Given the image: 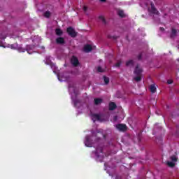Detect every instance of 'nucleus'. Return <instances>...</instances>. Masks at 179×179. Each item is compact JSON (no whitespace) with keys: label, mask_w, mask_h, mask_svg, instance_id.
Listing matches in <instances>:
<instances>
[{"label":"nucleus","mask_w":179,"mask_h":179,"mask_svg":"<svg viewBox=\"0 0 179 179\" xmlns=\"http://www.w3.org/2000/svg\"><path fill=\"white\" fill-rule=\"evenodd\" d=\"M150 6L151 8L148 9L150 13H152V15H160V13L159 12V10H157V8H156L153 2L150 3Z\"/></svg>","instance_id":"f257e3e1"},{"label":"nucleus","mask_w":179,"mask_h":179,"mask_svg":"<svg viewBox=\"0 0 179 179\" xmlns=\"http://www.w3.org/2000/svg\"><path fill=\"white\" fill-rule=\"evenodd\" d=\"M66 31L69 36L73 37V38H74L75 37H76V36H78V32L75 31V29H73L72 27H68Z\"/></svg>","instance_id":"f03ea898"},{"label":"nucleus","mask_w":179,"mask_h":179,"mask_svg":"<svg viewBox=\"0 0 179 179\" xmlns=\"http://www.w3.org/2000/svg\"><path fill=\"white\" fill-rule=\"evenodd\" d=\"M115 128L117 129V130L120 131V132H125V131L128 129L127 124L121 123L116 124Z\"/></svg>","instance_id":"7ed1b4c3"},{"label":"nucleus","mask_w":179,"mask_h":179,"mask_svg":"<svg viewBox=\"0 0 179 179\" xmlns=\"http://www.w3.org/2000/svg\"><path fill=\"white\" fill-rule=\"evenodd\" d=\"M85 145L88 148H92V145H93V141L92 140V137L90 136H86Z\"/></svg>","instance_id":"20e7f679"},{"label":"nucleus","mask_w":179,"mask_h":179,"mask_svg":"<svg viewBox=\"0 0 179 179\" xmlns=\"http://www.w3.org/2000/svg\"><path fill=\"white\" fill-rule=\"evenodd\" d=\"M71 62L73 65V66H79V59H78V57L76 56H73L71 57Z\"/></svg>","instance_id":"39448f33"},{"label":"nucleus","mask_w":179,"mask_h":179,"mask_svg":"<svg viewBox=\"0 0 179 179\" xmlns=\"http://www.w3.org/2000/svg\"><path fill=\"white\" fill-rule=\"evenodd\" d=\"M142 72H143V70L139 68V64H137L134 70V74L137 76H142Z\"/></svg>","instance_id":"423d86ee"},{"label":"nucleus","mask_w":179,"mask_h":179,"mask_svg":"<svg viewBox=\"0 0 179 179\" xmlns=\"http://www.w3.org/2000/svg\"><path fill=\"white\" fill-rule=\"evenodd\" d=\"M56 43L60 45L65 44V38L62 37H58L56 38Z\"/></svg>","instance_id":"0eeeda50"},{"label":"nucleus","mask_w":179,"mask_h":179,"mask_svg":"<svg viewBox=\"0 0 179 179\" xmlns=\"http://www.w3.org/2000/svg\"><path fill=\"white\" fill-rule=\"evenodd\" d=\"M101 103H103V99L101 98H95L94 99V103L95 106H99Z\"/></svg>","instance_id":"6e6552de"},{"label":"nucleus","mask_w":179,"mask_h":179,"mask_svg":"<svg viewBox=\"0 0 179 179\" xmlns=\"http://www.w3.org/2000/svg\"><path fill=\"white\" fill-rule=\"evenodd\" d=\"M93 50V48L92 47V45H86L84 46V51L85 52H90Z\"/></svg>","instance_id":"1a4fd4ad"},{"label":"nucleus","mask_w":179,"mask_h":179,"mask_svg":"<svg viewBox=\"0 0 179 179\" xmlns=\"http://www.w3.org/2000/svg\"><path fill=\"white\" fill-rule=\"evenodd\" d=\"M116 108H117V104H115V103L110 102L109 103V110L110 111H113V110H115Z\"/></svg>","instance_id":"9d476101"},{"label":"nucleus","mask_w":179,"mask_h":179,"mask_svg":"<svg viewBox=\"0 0 179 179\" xmlns=\"http://www.w3.org/2000/svg\"><path fill=\"white\" fill-rule=\"evenodd\" d=\"M177 36V29L172 28L171 33V38H174Z\"/></svg>","instance_id":"9b49d317"},{"label":"nucleus","mask_w":179,"mask_h":179,"mask_svg":"<svg viewBox=\"0 0 179 179\" xmlns=\"http://www.w3.org/2000/svg\"><path fill=\"white\" fill-rule=\"evenodd\" d=\"M55 34L56 36H61L62 34H64V31H62L61 29L57 28L55 29Z\"/></svg>","instance_id":"f8f14e48"},{"label":"nucleus","mask_w":179,"mask_h":179,"mask_svg":"<svg viewBox=\"0 0 179 179\" xmlns=\"http://www.w3.org/2000/svg\"><path fill=\"white\" fill-rule=\"evenodd\" d=\"M134 65H135V62L132 59L126 62V66H134Z\"/></svg>","instance_id":"ddd939ff"},{"label":"nucleus","mask_w":179,"mask_h":179,"mask_svg":"<svg viewBox=\"0 0 179 179\" xmlns=\"http://www.w3.org/2000/svg\"><path fill=\"white\" fill-rule=\"evenodd\" d=\"M10 48L12 49V50H19V51H20V50H22V48H18V45H17V43H14V44H12L11 45H10Z\"/></svg>","instance_id":"4468645a"},{"label":"nucleus","mask_w":179,"mask_h":179,"mask_svg":"<svg viewBox=\"0 0 179 179\" xmlns=\"http://www.w3.org/2000/svg\"><path fill=\"white\" fill-rule=\"evenodd\" d=\"M101 117L99 114H93L92 120H97V121H100Z\"/></svg>","instance_id":"2eb2a0df"},{"label":"nucleus","mask_w":179,"mask_h":179,"mask_svg":"<svg viewBox=\"0 0 179 179\" xmlns=\"http://www.w3.org/2000/svg\"><path fill=\"white\" fill-rule=\"evenodd\" d=\"M44 17H46V19H50L51 17V12L50 11H45L43 14Z\"/></svg>","instance_id":"dca6fc26"},{"label":"nucleus","mask_w":179,"mask_h":179,"mask_svg":"<svg viewBox=\"0 0 179 179\" xmlns=\"http://www.w3.org/2000/svg\"><path fill=\"white\" fill-rule=\"evenodd\" d=\"M117 15L120 17H125V13H124V10H119L117 11Z\"/></svg>","instance_id":"f3484780"},{"label":"nucleus","mask_w":179,"mask_h":179,"mask_svg":"<svg viewBox=\"0 0 179 179\" xmlns=\"http://www.w3.org/2000/svg\"><path fill=\"white\" fill-rule=\"evenodd\" d=\"M150 90L151 93H156V86H155V85H151L150 86Z\"/></svg>","instance_id":"a211bd4d"},{"label":"nucleus","mask_w":179,"mask_h":179,"mask_svg":"<svg viewBox=\"0 0 179 179\" xmlns=\"http://www.w3.org/2000/svg\"><path fill=\"white\" fill-rule=\"evenodd\" d=\"M103 82L105 85H108L110 83V78L106 77V76H103Z\"/></svg>","instance_id":"6ab92c4d"},{"label":"nucleus","mask_w":179,"mask_h":179,"mask_svg":"<svg viewBox=\"0 0 179 179\" xmlns=\"http://www.w3.org/2000/svg\"><path fill=\"white\" fill-rule=\"evenodd\" d=\"M99 19L102 22V23H103V24H107V21H106V18H104V17L99 16Z\"/></svg>","instance_id":"aec40b11"},{"label":"nucleus","mask_w":179,"mask_h":179,"mask_svg":"<svg viewBox=\"0 0 179 179\" xmlns=\"http://www.w3.org/2000/svg\"><path fill=\"white\" fill-rule=\"evenodd\" d=\"M134 79L136 82H141V80H142V76H137L136 77H134Z\"/></svg>","instance_id":"412c9836"},{"label":"nucleus","mask_w":179,"mask_h":179,"mask_svg":"<svg viewBox=\"0 0 179 179\" xmlns=\"http://www.w3.org/2000/svg\"><path fill=\"white\" fill-rule=\"evenodd\" d=\"M74 103V107H78V104L80 103V101L79 99H75L73 101Z\"/></svg>","instance_id":"4be33fe9"},{"label":"nucleus","mask_w":179,"mask_h":179,"mask_svg":"<svg viewBox=\"0 0 179 179\" xmlns=\"http://www.w3.org/2000/svg\"><path fill=\"white\" fill-rule=\"evenodd\" d=\"M167 164L169 167H174V166H176V164L173 162H168Z\"/></svg>","instance_id":"5701e85b"},{"label":"nucleus","mask_w":179,"mask_h":179,"mask_svg":"<svg viewBox=\"0 0 179 179\" xmlns=\"http://www.w3.org/2000/svg\"><path fill=\"white\" fill-rule=\"evenodd\" d=\"M142 57H143V52L139 53L138 55L137 56L138 61H142Z\"/></svg>","instance_id":"b1692460"},{"label":"nucleus","mask_w":179,"mask_h":179,"mask_svg":"<svg viewBox=\"0 0 179 179\" xmlns=\"http://www.w3.org/2000/svg\"><path fill=\"white\" fill-rule=\"evenodd\" d=\"M121 64H122L121 60H119V61L115 64V66H116V68H120V67L121 66Z\"/></svg>","instance_id":"393cba45"},{"label":"nucleus","mask_w":179,"mask_h":179,"mask_svg":"<svg viewBox=\"0 0 179 179\" xmlns=\"http://www.w3.org/2000/svg\"><path fill=\"white\" fill-rule=\"evenodd\" d=\"M108 38H113V40H117V38H118L117 36H111V35H108Z\"/></svg>","instance_id":"a878e982"},{"label":"nucleus","mask_w":179,"mask_h":179,"mask_svg":"<svg viewBox=\"0 0 179 179\" xmlns=\"http://www.w3.org/2000/svg\"><path fill=\"white\" fill-rule=\"evenodd\" d=\"M96 150L97 153H103V148H97Z\"/></svg>","instance_id":"bb28decb"},{"label":"nucleus","mask_w":179,"mask_h":179,"mask_svg":"<svg viewBox=\"0 0 179 179\" xmlns=\"http://www.w3.org/2000/svg\"><path fill=\"white\" fill-rule=\"evenodd\" d=\"M171 160H172V162H177V160H178L177 157H176V155L171 156Z\"/></svg>","instance_id":"cd10ccee"},{"label":"nucleus","mask_w":179,"mask_h":179,"mask_svg":"<svg viewBox=\"0 0 179 179\" xmlns=\"http://www.w3.org/2000/svg\"><path fill=\"white\" fill-rule=\"evenodd\" d=\"M97 72H104V70L101 68V66H98Z\"/></svg>","instance_id":"c85d7f7f"},{"label":"nucleus","mask_w":179,"mask_h":179,"mask_svg":"<svg viewBox=\"0 0 179 179\" xmlns=\"http://www.w3.org/2000/svg\"><path fill=\"white\" fill-rule=\"evenodd\" d=\"M83 11H84V12H87V6H84L83 8Z\"/></svg>","instance_id":"c756f323"},{"label":"nucleus","mask_w":179,"mask_h":179,"mask_svg":"<svg viewBox=\"0 0 179 179\" xmlns=\"http://www.w3.org/2000/svg\"><path fill=\"white\" fill-rule=\"evenodd\" d=\"M167 83H168V85H171V84L173 83V80H169L167 81Z\"/></svg>","instance_id":"7c9ffc66"},{"label":"nucleus","mask_w":179,"mask_h":179,"mask_svg":"<svg viewBox=\"0 0 179 179\" xmlns=\"http://www.w3.org/2000/svg\"><path fill=\"white\" fill-rule=\"evenodd\" d=\"M159 30H160L161 31H164V28L160 27V28H159Z\"/></svg>","instance_id":"2f4dec72"},{"label":"nucleus","mask_w":179,"mask_h":179,"mask_svg":"<svg viewBox=\"0 0 179 179\" xmlns=\"http://www.w3.org/2000/svg\"><path fill=\"white\" fill-rule=\"evenodd\" d=\"M117 116H115V117H114L115 121H117Z\"/></svg>","instance_id":"473e14b6"},{"label":"nucleus","mask_w":179,"mask_h":179,"mask_svg":"<svg viewBox=\"0 0 179 179\" xmlns=\"http://www.w3.org/2000/svg\"><path fill=\"white\" fill-rule=\"evenodd\" d=\"M51 68H52L53 66H55V64H51Z\"/></svg>","instance_id":"72a5a7b5"},{"label":"nucleus","mask_w":179,"mask_h":179,"mask_svg":"<svg viewBox=\"0 0 179 179\" xmlns=\"http://www.w3.org/2000/svg\"><path fill=\"white\" fill-rule=\"evenodd\" d=\"M0 47H3L5 48V46L1 45V43H0Z\"/></svg>","instance_id":"f704fd0d"},{"label":"nucleus","mask_w":179,"mask_h":179,"mask_svg":"<svg viewBox=\"0 0 179 179\" xmlns=\"http://www.w3.org/2000/svg\"><path fill=\"white\" fill-rule=\"evenodd\" d=\"M178 61L179 62V59H178Z\"/></svg>","instance_id":"c9c22d12"},{"label":"nucleus","mask_w":179,"mask_h":179,"mask_svg":"<svg viewBox=\"0 0 179 179\" xmlns=\"http://www.w3.org/2000/svg\"><path fill=\"white\" fill-rule=\"evenodd\" d=\"M178 72H179V69H178Z\"/></svg>","instance_id":"e433bc0d"}]
</instances>
